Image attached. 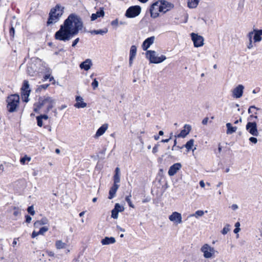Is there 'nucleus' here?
Listing matches in <instances>:
<instances>
[{
  "mask_svg": "<svg viewBox=\"0 0 262 262\" xmlns=\"http://www.w3.org/2000/svg\"><path fill=\"white\" fill-rule=\"evenodd\" d=\"M83 27L81 17L75 13L70 14L54 34L56 40L67 42L77 35Z\"/></svg>",
  "mask_w": 262,
  "mask_h": 262,
  "instance_id": "obj_1",
  "label": "nucleus"
},
{
  "mask_svg": "<svg viewBox=\"0 0 262 262\" xmlns=\"http://www.w3.org/2000/svg\"><path fill=\"white\" fill-rule=\"evenodd\" d=\"M27 71L30 76H34L38 73H49L50 68L45 62L36 58L29 63Z\"/></svg>",
  "mask_w": 262,
  "mask_h": 262,
  "instance_id": "obj_2",
  "label": "nucleus"
},
{
  "mask_svg": "<svg viewBox=\"0 0 262 262\" xmlns=\"http://www.w3.org/2000/svg\"><path fill=\"white\" fill-rule=\"evenodd\" d=\"M155 6H158L159 11L163 13H166L174 8V5L172 3L166 0H159L154 2L149 9L150 16L153 18H156L159 16V13L158 12H154Z\"/></svg>",
  "mask_w": 262,
  "mask_h": 262,
  "instance_id": "obj_3",
  "label": "nucleus"
},
{
  "mask_svg": "<svg viewBox=\"0 0 262 262\" xmlns=\"http://www.w3.org/2000/svg\"><path fill=\"white\" fill-rule=\"evenodd\" d=\"M64 9V7L60 4H56L54 7L51 8L46 23L47 26H49L57 23L62 16Z\"/></svg>",
  "mask_w": 262,
  "mask_h": 262,
  "instance_id": "obj_4",
  "label": "nucleus"
},
{
  "mask_svg": "<svg viewBox=\"0 0 262 262\" xmlns=\"http://www.w3.org/2000/svg\"><path fill=\"white\" fill-rule=\"evenodd\" d=\"M20 102L19 95L16 93L8 96L6 99L7 107L9 113H13L17 111Z\"/></svg>",
  "mask_w": 262,
  "mask_h": 262,
  "instance_id": "obj_5",
  "label": "nucleus"
},
{
  "mask_svg": "<svg viewBox=\"0 0 262 262\" xmlns=\"http://www.w3.org/2000/svg\"><path fill=\"white\" fill-rule=\"evenodd\" d=\"M114 184L110 188L108 193V199L111 200L113 199L116 193V192L119 187V185L117 183L120 181V169L117 167L115 169V174L113 176Z\"/></svg>",
  "mask_w": 262,
  "mask_h": 262,
  "instance_id": "obj_6",
  "label": "nucleus"
},
{
  "mask_svg": "<svg viewBox=\"0 0 262 262\" xmlns=\"http://www.w3.org/2000/svg\"><path fill=\"white\" fill-rule=\"evenodd\" d=\"M156 55V52L154 50H147L145 53L146 58L150 63H160L166 59V57L165 55H162L160 56H157Z\"/></svg>",
  "mask_w": 262,
  "mask_h": 262,
  "instance_id": "obj_7",
  "label": "nucleus"
},
{
  "mask_svg": "<svg viewBox=\"0 0 262 262\" xmlns=\"http://www.w3.org/2000/svg\"><path fill=\"white\" fill-rule=\"evenodd\" d=\"M31 92V90L30 88L29 81L27 80H24L20 88V94L23 102L27 103L29 101V97Z\"/></svg>",
  "mask_w": 262,
  "mask_h": 262,
  "instance_id": "obj_8",
  "label": "nucleus"
},
{
  "mask_svg": "<svg viewBox=\"0 0 262 262\" xmlns=\"http://www.w3.org/2000/svg\"><path fill=\"white\" fill-rule=\"evenodd\" d=\"M141 7L139 5H135L129 7L125 13V16L127 18H134L140 14Z\"/></svg>",
  "mask_w": 262,
  "mask_h": 262,
  "instance_id": "obj_9",
  "label": "nucleus"
},
{
  "mask_svg": "<svg viewBox=\"0 0 262 262\" xmlns=\"http://www.w3.org/2000/svg\"><path fill=\"white\" fill-rule=\"evenodd\" d=\"M190 36L194 47H201L204 45V39L203 36L193 32L190 34Z\"/></svg>",
  "mask_w": 262,
  "mask_h": 262,
  "instance_id": "obj_10",
  "label": "nucleus"
},
{
  "mask_svg": "<svg viewBox=\"0 0 262 262\" xmlns=\"http://www.w3.org/2000/svg\"><path fill=\"white\" fill-rule=\"evenodd\" d=\"M246 129L251 135L256 137L258 136L257 123L255 121L248 122L246 125Z\"/></svg>",
  "mask_w": 262,
  "mask_h": 262,
  "instance_id": "obj_11",
  "label": "nucleus"
},
{
  "mask_svg": "<svg viewBox=\"0 0 262 262\" xmlns=\"http://www.w3.org/2000/svg\"><path fill=\"white\" fill-rule=\"evenodd\" d=\"M201 250L204 253V256L206 258H211L215 252L214 248L207 244L202 247Z\"/></svg>",
  "mask_w": 262,
  "mask_h": 262,
  "instance_id": "obj_12",
  "label": "nucleus"
},
{
  "mask_svg": "<svg viewBox=\"0 0 262 262\" xmlns=\"http://www.w3.org/2000/svg\"><path fill=\"white\" fill-rule=\"evenodd\" d=\"M249 33H252L251 35V38L253 39L254 43L260 42L262 40V29H253Z\"/></svg>",
  "mask_w": 262,
  "mask_h": 262,
  "instance_id": "obj_13",
  "label": "nucleus"
},
{
  "mask_svg": "<svg viewBox=\"0 0 262 262\" xmlns=\"http://www.w3.org/2000/svg\"><path fill=\"white\" fill-rule=\"evenodd\" d=\"M42 101L43 102V105L48 103L47 107L50 110H52L56 103V100L48 96H42Z\"/></svg>",
  "mask_w": 262,
  "mask_h": 262,
  "instance_id": "obj_14",
  "label": "nucleus"
},
{
  "mask_svg": "<svg viewBox=\"0 0 262 262\" xmlns=\"http://www.w3.org/2000/svg\"><path fill=\"white\" fill-rule=\"evenodd\" d=\"M191 130V126L189 124H185L183 129H182L179 134L175 135L174 136L176 138H185L190 133Z\"/></svg>",
  "mask_w": 262,
  "mask_h": 262,
  "instance_id": "obj_15",
  "label": "nucleus"
},
{
  "mask_svg": "<svg viewBox=\"0 0 262 262\" xmlns=\"http://www.w3.org/2000/svg\"><path fill=\"white\" fill-rule=\"evenodd\" d=\"M182 165L181 163H176L170 166L168 174L170 177L173 176L181 169Z\"/></svg>",
  "mask_w": 262,
  "mask_h": 262,
  "instance_id": "obj_16",
  "label": "nucleus"
},
{
  "mask_svg": "<svg viewBox=\"0 0 262 262\" xmlns=\"http://www.w3.org/2000/svg\"><path fill=\"white\" fill-rule=\"evenodd\" d=\"M244 86L242 84L238 85L233 90L232 96L235 98H241L243 94Z\"/></svg>",
  "mask_w": 262,
  "mask_h": 262,
  "instance_id": "obj_17",
  "label": "nucleus"
},
{
  "mask_svg": "<svg viewBox=\"0 0 262 262\" xmlns=\"http://www.w3.org/2000/svg\"><path fill=\"white\" fill-rule=\"evenodd\" d=\"M155 37L154 36L146 38L142 43V48L143 51H147L150 46L153 44Z\"/></svg>",
  "mask_w": 262,
  "mask_h": 262,
  "instance_id": "obj_18",
  "label": "nucleus"
},
{
  "mask_svg": "<svg viewBox=\"0 0 262 262\" xmlns=\"http://www.w3.org/2000/svg\"><path fill=\"white\" fill-rule=\"evenodd\" d=\"M169 220L177 224H180L182 222L181 214L176 211L172 212V214L169 216Z\"/></svg>",
  "mask_w": 262,
  "mask_h": 262,
  "instance_id": "obj_19",
  "label": "nucleus"
},
{
  "mask_svg": "<svg viewBox=\"0 0 262 262\" xmlns=\"http://www.w3.org/2000/svg\"><path fill=\"white\" fill-rule=\"evenodd\" d=\"M92 65L93 63L92 60L90 59H86L80 63L79 67L81 70L88 71L91 69Z\"/></svg>",
  "mask_w": 262,
  "mask_h": 262,
  "instance_id": "obj_20",
  "label": "nucleus"
},
{
  "mask_svg": "<svg viewBox=\"0 0 262 262\" xmlns=\"http://www.w3.org/2000/svg\"><path fill=\"white\" fill-rule=\"evenodd\" d=\"M137 53V47L135 45H132L130 47L129 51V66L131 67L133 64V61L135 58Z\"/></svg>",
  "mask_w": 262,
  "mask_h": 262,
  "instance_id": "obj_21",
  "label": "nucleus"
},
{
  "mask_svg": "<svg viewBox=\"0 0 262 262\" xmlns=\"http://www.w3.org/2000/svg\"><path fill=\"white\" fill-rule=\"evenodd\" d=\"M49 119V116L47 114H40L36 117L37 125L39 127L43 126V120H47Z\"/></svg>",
  "mask_w": 262,
  "mask_h": 262,
  "instance_id": "obj_22",
  "label": "nucleus"
},
{
  "mask_svg": "<svg viewBox=\"0 0 262 262\" xmlns=\"http://www.w3.org/2000/svg\"><path fill=\"white\" fill-rule=\"evenodd\" d=\"M76 103L74 104V106L76 108H84L86 106V103L83 101V98L80 96H76Z\"/></svg>",
  "mask_w": 262,
  "mask_h": 262,
  "instance_id": "obj_23",
  "label": "nucleus"
},
{
  "mask_svg": "<svg viewBox=\"0 0 262 262\" xmlns=\"http://www.w3.org/2000/svg\"><path fill=\"white\" fill-rule=\"evenodd\" d=\"M43 106V102L42 101V96H40L38 98V102L34 103L33 111L36 113L39 114V110Z\"/></svg>",
  "mask_w": 262,
  "mask_h": 262,
  "instance_id": "obj_24",
  "label": "nucleus"
},
{
  "mask_svg": "<svg viewBox=\"0 0 262 262\" xmlns=\"http://www.w3.org/2000/svg\"><path fill=\"white\" fill-rule=\"evenodd\" d=\"M108 127L107 124H104L101 125L97 130L95 135V138H98L99 137L102 136L106 131Z\"/></svg>",
  "mask_w": 262,
  "mask_h": 262,
  "instance_id": "obj_25",
  "label": "nucleus"
},
{
  "mask_svg": "<svg viewBox=\"0 0 262 262\" xmlns=\"http://www.w3.org/2000/svg\"><path fill=\"white\" fill-rule=\"evenodd\" d=\"M84 32H87V31L85 29ZM108 32V29L107 28H104L102 29H99V30H91L90 31H88V32H90L91 34H94V35H103Z\"/></svg>",
  "mask_w": 262,
  "mask_h": 262,
  "instance_id": "obj_26",
  "label": "nucleus"
},
{
  "mask_svg": "<svg viewBox=\"0 0 262 262\" xmlns=\"http://www.w3.org/2000/svg\"><path fill=\"white\" fill-rule=\"evenodd\" d=\"M116 242L115 238L112 236H106L101 239V243L103 245H107L114 244Z\"/></svg>",
  "mask_w": 262,
  "mask_h": 262,
  "instance_id": "obj_27",
  "label": "nucleus"
},
{
  "mask_svg": "<svg viewBox=\"0 0 262 262\" xmlns=\"http://www.w3.org/2000/svg\"><path fill=\"white\" fill-rule=\"evenodd\" d=\"M194 140L193 139H190L189 141H188L185 144L183 145L184 147H185L187 149V151H189L190 150H192L193 152H194V150L196 149V148L194 147V148H192V147L193 146Z\"/></svg>",
  "mask_w": 262,
  "mask_h": 262,
  "instance_id": "obj_28",
  "label": "nucleus"
},
{
  "mask_svg": "<svg viewBox=\"0 0 262 262\" xmlns=\"http://www.w3.org/2000/svg\"><path fill=\"white\" fill-rule=\"evenodd\" d=\"M226 126L227 127L226 134L228 135L235 133L237 129V127L233 126L230 123H227Z\"/></svg>",
  "mask_w": 262,
  "mask_h": 262,
  "instance_id": "obj_29",
  "label": "nucleus"
},
{
  "mask_svg": "<svg viewBox=\"0 0 262 262\" xmlns=\"http://www.w3.org/2000/svg\"><path fill=\"white\" fill-rule=\"evenodd\" d=\"M199 0H188L187 5L189 8H195L198 5Z\"/></svg>",
  "mask_w": 262,
  "mask_h": 262,
  "instance_id": "obj_30",
  "label": "nucleus"
},
{
  "mask_svg": "<svg viewBox=\"0 0 262 262\" xmlns=\"http://www.w3.org/2000/svg\"><path fill=\"white\" fill-rule=\"evenodd\" d=\"M106 150V148L104 146L103 147V149L99 152V154L102 156H100L99 155H97L96 156V157L95 158V159H100V160L104 159V156L105 155Z\"/></svg>",
  "mask_w": 262,
  "mask_h": 262,
  "instance_id": "obj_31",
  "label": "nucleus"
},
{
  "mask_svg": "<svg viewBox=\"0 0 262 262\" xmlns=\"http://www.w3.org/2000/svg\"><path fill=\"white\" fill-rule=\"evenodd\" d=\"M56 247L57 249H60L64 248L66 247V244L62 242V241H57L55 243Z\"/></svg>",
  "mask_w": 262,
  "mask_h": 262,
  "instance_id": "obj_32",
  "label": "nucleus"
},
{
  "mask_svg": "<svg viewBox=\"0 0 262 262\" xmlns=\"http://www.w3.org/2000/svg\"><path fill=\"white\" fill-rule=\"evenodd\" d=\"M252 33H248L247 34V37L249 39V43L247 45V48L249 49H251L253 47V42H252V39L251 38V35L252 34Z\"/></svg>",
  "mask_w": 262,
  "mask_h": 262,
  "instance_id": "obj_33",
  "label": "nucleus"
},
{
  "mask_svg": "<svg viewBox=\"0 0 262 262\" xmlns=\"http://www.w3.org/2000/svg\"><path fill=\"white\" fill-rule=\"evenodd\" d=\"M132 197L131 194H129V195L126 196L125 198V200L127 203L128 206L132 208H135V205L132 203L131 201L130 198Z\"/></svg>",
  "mask_w": 262,
  "mask_h": 262,
  "instance_id": "obj_34",
  "label": "nucleus"
},
{
  "mask_svg": "<svg viewBox=\"0 0 262 262\" xmlns=\"http://www.w3.org/2000/svg\"><path fill=\"white\" fill-rule=\"evenodd\" d=\"M31 157L28 156L27 155H25L24 157H21L20 159V162L22 164H25L26 163V161H27L28 162H29L31 161Z\"/></svg>",
  "mask_w": 262,
  "mask_h": 262,
  "instance_id": "obj_35",
  "label": "nucleus"
},
{
  "mask_svg": "<svg viewBox=\"0 0 262 262\" xmlns=\"http://www.w3.org/2000/svg\"><path fill=\"white\" fill-rule=\"evenodd\" d=\"M46 74L43 77V81H46L48 79H49L50 81H52L54 80V77L53 76H51L50 71L49 73H45Z\"/></svg>",
  "mask_w": 262,
  "mask_h": 262,
  "instance_id": "obj_36",
  "label": "nucleus"
},
{
  "mask_svg": "<svg viewBox=\"0 0 262 262\" xmlns=\"http://www.w3.org/2000/svg\"><path fill=\"white\" fill-rule=\"evenodd\" d=\"M118 212H122L124 211V208L123 206L120 205L119 203H116L114 206V208Z\"/></svg>",
  "mask_w": 262,
  "mask_h": 262,
  "instance_id": "obj_37",
  "label": "nucleus"
},
{
  "mask_svg": "<svg viewBox=\"0 0 262 262\" xmlns=\"http://www.w3.org/2000/svg\"><path fill=\"white\" fill-rule=\"evenodd\" d=\"M49 85H50V84H45L40 85L36 89V93L40 92L42 90V89L46 90V89H47L49 87Z\"/></svg>",
  "mask_w": 262,
  "mask_h": 262,
  "instance_id": "obj_38",
  "label": "nucleus"
},
{
  "mask_svg": "<svg viewBox=\"0 0 262 262\" xmlns=\"http://www.w3.org/2000/svg\"><path fill=\"white\" fill-rule=\"evenodd\" d=\"M9 35L11 40H13L15 35V29L12 25L9 28Z\"/></svg>",
  "mask_w": 262,
  "mask_h": 262,
  "instance_id": "obj_39",
  "label": "nucleus"
},
{
  "mask_svg": "<svg viewBox=\"0 0 262 262\" xmlns=\"http://www.w3.org/2000/svg\"><path fill=\"white\" fill-rule=\"evenodd\" d=\"M118 211L113 208L111 211V217L114 219H117L118 217Z\"/></svg>",
  "mask_w": 262,
  "mask_h": 262,
  "instance_id": "obj_40",
  "label": "nucleus"
},
{
  "mask_svg": "<svg viewBox=\"0 0 262 262\" xmlns=\"http://www.w3.org/2000/svg\"><path fill=\"white\" fill-rule=\"evenodd\" d=\"M230 225L229 224H226L225 227L223 228V229H222V230L221 231V233L223 234V235H225L228 232H229L230 230Z\"/></svg>",
  "mask_w": 262,
  "mask_h": 262,
  "instance_id": "obj_41",
  "label": "nucleus"
},
{
  "mask_svg": "<svg viewBox=\"0 0 262 262\" xmlns=\"http://www.w3.org/2000/svg\"><path fill=\"white\" fill-rule=\"evenodd\" d=\"M96 13L98 15V17H103L104 16V11L103 8H100Z\"/></svg>",
  "mask_w": 262,
  "mask_h": 262,
  "instance_id": "obj_42",
  "label": "nucleus"
},
{
  "mask_svg": "<svg viewBox=\"0 0 262 262\" xmlns=\"http://www.w3.org/2000/svg\"><path fill=\"white\" fill-rule=\"evenodd\" d=\"M49 230V228L47 226H43L40 228L39 230L38 231V233L39 235H43V234L48 231Z\"/></svg>",
  "mask_w": 262,
  "mask_h": 262,
  "instance_id": "obj_43",
  "label": "nucleus"
},
{
  "mask_svg": "<svg viewBox=\"0 0 262 262\" xmlns=\"http://www.w3.org/2000/svg\"><path fill=\"white\" fill-rule=\"evenodd\" d=\"M27 211L31 215H34L35 213L33 205L30 206L27 208Z\"/></svg>",
  "mask_w": 262,
  "mask_h": 262,
  "instance_id": "obj_44",
  "label": "nucleus"
},
{
  "mask_svg": "<svg viewBox=\"0 0 262 262\" xmlns=\"http://www.w3.org/2000/svg\"><path fill=\"white\" fill-rule=\"evenodd\" d=\"M38 221L40 223V224H41V225L49 224V220L47 219V217H46L45 216L42 217L40 220H38Z\"/></svg>",
  "mask_w": 262,
  "mask_h": 262,
  "instance_id": "obj_45",
  "label": "nucleus"
},
{
  "mask_svg": "<svg viewBox=\"0 0 262 262\" xmlns=\"http://www.w3.org/2000/svg\"><path fill=\"white\" fill-rule=\"evenodd\" d=\"M91 85L94 90H95L96 88H98V85H99V82L97 81L96 78H95L93 79Z\"/></svg>",
  "mask_w": 262,
  "mask_h": 262,
  "instance_id": "obj_46",
  "label": "nucleus"
},
{
  "mask_svg": "<svg viewBox=\"0 0 262 262\" xmlns=\"http://www.w3.org/2000/svg\"><path fill=\"white\" fill-rule=\"evenodd\" d=\"M204 212L203 210H199L195 212V213L192 216H195L196 217L202 216L204 215Z\"/></svg>",
  "mask_w": 262,
  "mask_h": 262,
  "instance_id": "obj_47",
  "label": "nucleus"
},
{
  "mask_svg": "<svg viewBox=\"0 0 262 262\" xmlns=\"http://www.w3.org/2000/svg\"><path fill=\"white\" fill-rule=\"evenodd\" d=\"M14 212L13 213V214L15 216H17L18 215H20L21 212H20V210L18 208L14 207Z\"/></svg>",
  "mask_w": 262,
  "mask_h": 262,
  "instance_id": "obj_48",
  "label": "nucleus"
},
{
  "mask_svg": "<svg viewBox=\"0 0 262 262\" xmlns=\"http://www.w3.org/2000/svg\"><path fill=\"white\" fill-rule=\"evenodd\" d=\"M159 146H160V145L159 144V143H157V144L155 145L154 147L152 148V152L154 154H156L158 152V147H159Z\"/></svg>",
  "mask_w": 262,
  "mask_h": 262,
  "instance_id": "obj_49",
  "label": "nucleus"
},
{
  "mask_svg": "<svg viewBox=\"0 0 262 262\" xmlns=\"http://www.w3.org/2000/svg\"><path fill=\"white\" fill-rule=\"evenodd\" d=\"M249 141L253 144H256L257 142V139L255 137H251L249 139Z\"/></svg>",
  "mask_w": 262,
  "mask_h": 262,
  "instance_id": "obj_50",
  "label": "nucleus"
},
{
  "mask_svg": "<svg viewBox=\"0 0 262 262\" xmlns=\"http://www.w3.org/2000/svg\"><path fill=\"white\" fill-rule=\"evenodd\" d=\"M25 222L27 223H30L32 220V217L28 214L25 215Z\"/></svg>",
  "mask_w": 262,
  "mask_h": 262,
  "instance_id": "obj_51",
  "label": "nucleus"
},
{
  "mask_svg": "<svg viewBox=\"0 0 262 262\" xmlns=\"http://www.w3.org/2000/svg\"><path fill=\"white\" fill-rule=\"evenodd\" d=\"M79 40L80 39L78 37L74 39L72 42V47H75L77 45L78 42L79 41Z\"/></svg>",
  "mask_w": 262,
  "mask_h": 262,
  "instance_id": "obj_52",
  "label": "nucleus"
},
{
  "mask_svg": "<svg viewBox=\"0 0 262 262\" xmlns=\"http://www.w3.org/2000/svg\"><path fill=\"white\" fill-rule=\"evenodd\" d=\"M98 18V15L96 14V13H93L91 16V20L92 21H94L96 19Z\"/></svg>",
  "mask_w": 262,
  "mask_h": 262,
  "instance_id": "obj_53",
  "label": "nucleus"
},
{
  "mask_svg": "<svg viewBox=\"0 0 262 262\" xmlns=\"http://www.w3.org/2000/svg\"><path fill=\"white\" fill-rule=\"evenodd\" d=\"M150 200L151 198L149 196H147L146 198L143 199L142 202L143 203H145L150 202Z\"/></svg>",
  "mask_w": 262,
  "mask_h": 262,
  "instance_id": "obj_54",
  "label": "nucleus"
},
{
  "mask_svg": "<svg viewBox=\"0 0 262 262\" xmlns=\"http://www.w3.org/2000/svg\"><path fill=\"white\" fill-rule=\"evenodd\" d=\"M38 235H39V233H38V232H36L35 231V230H34L32 233V234H31V237L32 238H35L37 236H38Z\"/></svg>",
  "mask_w": 262,
  "mask_h": 262,
  "instance_id": "obj_55",
  "label": "nucleus"
},
{
  "mask_svg": "<svg viewBox=\"0 0 262 262\" xmlns=\"http://www.w3.org/2000/svg\"><path fill=\"white\" fill-rule=\"evenodd\" d=\"M111 25L112 26H117L118 24V19L117 18L111 21Z\"/></svg>",
  "mask_w": 262,
  "mask_h": 262,
  "instance_id": "obj_56",
  "label": "nucleus"
},
{
  "mask_svg": "<svg viewBox=\"0 0 262 262\" xmlns=\"http://www.w3.org/2000/svg\"><path fill=\"white\" fill-rule=\"evenodd\" d=\"M208 117H205L204 118L203 120H202V123L203 124V125H206L208 123Z\"/></svg>",
  "mask_w": 262,
  "mask_h": 262,
  "instance_id": "obj_57",
  "label": "nucleus"
},
{
  "mask_svg": "<svg viewBox=\"0 0 262 262\" xmlns=\"http://www.w3.org/2000/svg\"><path fill=\"white\" fill-rule=\"evenodd\" d=\"M174 138H174V141H173V145L172 146V148H171V149H172V150H174V147L176 146V145H177V139L178 138H176V137H174Z\"/></svg>",
  "mask_w": 262,
  "mask_h": 262,
  "instance_id": "obj_58",
  "label": "nucleus"
},
{
  "mask_svg": "<svg viewBox=\"0 0 262 262\" xmlns=\"http://www.w3.org/2000/svg\"><path fill=\"white\" fill-rule=\"evenodd\" d=\"M41 226V224H40V223L39 222V221H36L34 223V226L35 228H38L39 226Z\"/></svg>",
  "mask_w": 262,
  "mask_h": 262,
  "instance_id": "obj_59",
  "label": "nucleus"
},
{
  "mask_svg": "<svg viewBox=\"0 0 262 262\" xmlns=\"http://www.w3.org/2000/svg\"><path fill=\"white\" fill-rule=\"evenodd\" d=\"M252 119H257V116L256 115L252 114L250 115L249 117L248 118V120H252Z\"/></svg>",
  "mask_w": 262,
  "mask_h": 262,
  "instance_id": "obj_60",
  "label": "nucleus"
},
{
  "mask_svg": "<svg viewBox=\"0 0 262 262\" xmlns=\"http://www.w3.org/2000/svg\"><path fill=\"white\" fill-rule=\"evenodd\" d=\"M116 228L118 230H119V231H121V232H124L125 231V229L124 228H122V227H121L119 225H117L116 226Z\"/></svg>",
  "mask_w": 262,
  "mask_h": 262,
  "instance_id": "obj_61",
  "label": "nucleus"
},
{
  "mask_svg": "<svg viewBox=\"0 0 262 262\" xmlns=\"http://www.w3.org/2000/svg\"><path fill=\"white\" fill-rule=\"evenodd\" d=\"M47 253L49 256H54V253L53 251H47Z\"/></svg>",
  "mask_w": 262,
  "mask_h": 262,
  "instance_id": "obj_62",
  "label": "nucleus"
},
{
  "mask_svg": "<svg viewBox=\"0 0 262 262\" xmlns=\"http://www.w3.org/2000/svg\"><path fill=\"white\" fill-rule=\"evenodd\" d=\"M199 184H200V187L202 188H204L205 186V183L203 180H201L200 181Z\"/></svg>",
  "mask_w": 262,
  "mask_h": 262,
  "instance_id": "obj_63",
  "label": "nucleus"
},
{
  "mask_svg": "<svg viewBox=\"0 0 262 262\" xmlns=\"http://www.w3.org/2000/svg\"><path fill=\"white\" fill-rule=\"evenodd\" d=\"M43 128L48 129L50 132L51 131V126L49 125H47L43 126Z\"/></svg>",
  "mask_w": 262,
  "mask_h": 262,
  "instance_id": "obj_64",
  "label": "nucleus"
}]
</instances>
